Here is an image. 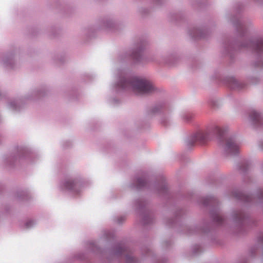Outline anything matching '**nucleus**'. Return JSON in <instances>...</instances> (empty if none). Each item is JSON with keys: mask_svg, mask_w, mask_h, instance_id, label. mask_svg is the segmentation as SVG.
Here are the masks:
<instances>
[{"mask_svg": "<svg viewBox=\"0 0 263 263\" xmlns=\"http://www.w3.org/2000/svg\"><path fill=\"white\" fill-rule=\"evenodd\" d=\"M74 181L71 179L66 180L64 183V187L68 190H72L74 189Z\"/></svg>", "mask_w": 263, "mask_h": 263, "instance_id": "5", "label": "nucleus"}, {"mask_svg": "<svg viewBox=\"0 0 263 263\" xmlns=\"http://www.w3.org/2000/svg\"><path fill=\"white\" fill-rule=\"evenodd\" d=\"M250 118L254 121H258L260 119V115L256 111H252L250 115Z\"/></svg>", "mask_w": 263, "mask_h": 263, "instance_id": "7", "label": "nucleus"}, {"mask_svg": "<svg viewBox=\"0 0 263 263\" xmlns=\"http://www.w3.org/2000/svg\"><path fill=\"white\" fill-rule=\"evenodd\" d=\"M145 183V182L144 179L140 178L138 179L137 180V186L138 187L140 188L142 186H143Z\"/></svg>", "mask_w": 263, "mask_h": 263, "instance_id": "8", "label": "nucleus"}, {"mask_svg": "<svg viewBox=\"0 0 263 263\" xmlns=\"http://www.w3.org/2000/svg\"><path fill=\"white\" fill-rule=\"evenodd\" d=\"M224 149L228 153L236 154L238 151L239 146L232 138H229L226 140Z\"/></svg>", "mask_w": 263, "mask_h": 263, "instance_id": "3", "label": "nucleus"}, {"mask_svg": "<svg viewBox=\"0 0 263 263\" xmlns=\"http://www.w3.org/2000/svg\"><path fill=\"white\" fill-rule=\"evenodd\" d=\"M120 86L123 88L132 86L136 92L142 95L151 93L154 90V87L150 81L138 78L122 80Z\"/></svg>", "mask_w": 263, "mask_h": 263, "instance_id": "1", "label": "nucleus"}, {"mask_svg": "<svg viewBox=\"0 0 263 263\" xmlns=\"http://www.w3.org/2000/svg\"><path fill=\"white\" fill-rule=\"evenodd\" d=\"M218 222H220L222 221V218L220 217H218L217 219L216 220Z\"/></svg>", "mask_w": 263, "mask_h": 263, "instance_id": "9", "label": "nucleus"}, {"mask_svg": "<svg viewBox=\"0 0 263 263\" xmlns=\"http://www.w3.org/2000/svg\"><path fill=\"white\" fill-rule=\"evenodd\" d=\"M243 84L234 79L231 80L230 84V87L234 89H240L243 87Z\"/></svg>", "mask_w": 263, "mask_h": 263, "instance_id": "4", "label": "nucleus"}, {"mask_svg": "<svg viewBox=\"0 0 263 263\" xmlns=\"http://www.w3.org/2000/svg\"><path fill=\"white\" fill-rule=\"evenodd\" d=\"M255 49L256 51L259 52L263 50V40H257L255 43Z\"/></svg>", "mask_w": 263, "mask_h": 263, "instance_id": "6", "label": "nucleus"}, {"mask_svg": "<svg viewBox=\"0 0 263 263\" xmlns=\"http://www.w3.org/2000/svg\"><path fill=\"white\" fill-rule=\"evenodd\" d=\"M225 131V129L218 126H215L206 131H199L195 135V140L201 144H204L211 140V135L217 134L221 136Z\"/></svg>", "mask_w": 263, "mask_h": 263, "instance_id": "2", "label": "nucleus"}]
</instances>
